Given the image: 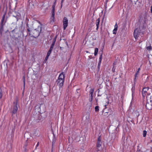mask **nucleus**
Instances as JSON below:
<instances>
[{
    "instance_id": "19",
    "label": "nucleus",
    "mask_w": 152,
    "mask_h": 152,
    "mask_svg": "<svg viewBox=\"0 0 152 152\" xmlns=\"http://www.w3.org/2000/svg\"><path fill=\"white\" fill-rule=\"evenodd\" d=\"M80 89L79 88L77 89L76 90L77 93V94H78L77 95V98H79V97L80 96Z\"/></svg>"
},
{
    "instance_id": "17",
    "label": "nucleus",
    "mask_w": 152,
    "mask_h": 152,
    "mask_svg": "<svg viewBox=\"0 0 152 152\" xmlns=\"http://www.w3.org/2000/svg\"><path fill=\"white\" fill-rule=\"evenodd\" d=\"M30 137V135L28 133H26L24 135V137L25 138H26L27 139H28Z\"/></svg>"
},
{
    "instance_id": "2",
    "label": "nucleus",
    "mask_w": 152,
    "mask_h": 152,
    "mask_svg": "<svg viewBox=\"0 0 152 152\" xmlns=\"http://www.w3.org/2000/svg\"><path fill=\"white\" fill-rule=\"evenodd\" d=\"M39 24L37 23H34L31 25H28L27 24V30L29 34H31V32L34 29H35Z\"/></svg>"
},
{
    "instance_id": "23",
    "label": "nucleus",
    "mask_w": 152,
    "mask_h": 152,
    "mask_svg": "<svg viewBox=\"0 0 152 152\" xmlns=\"http://www.w3.org/2000/svg\"><path fill=\"white\" fill-rule=\"evenodd\" d=\"M146 48L147 50L150 51L152 50V47L151 45H150L148 46H146Z\"/></svg>"
},
{
    "instance_id": "28",
    "label": "nucleus",
    "mask_w": 152,
    "mask_h": 152,
    "mask_svg": "<svg viewBox=\"0 0 152 152\" xmlns=\"http://www.w3.org/2000/svg\"><path fill=\"white\" fill-rule=\"evenodd\" d=\"M139 72L138 71H137L135 73V78H134V80H135L136 78L137 77V75L138 74Z\"/></svg>"
},
{
    "instance_id": "1",
    "label": "nucleus",
    "mask_w": 152,
    "mask_h": 152,
    "mask_svg": "<svg viewBox=\"0 0 152 152\" xmlns=\"http://www.w3.org/2000/svg\"><path fill=\"white\" fill-rule=\"evenodd\" d=\"M37 27V28L36 27L31 32V34H29V35L34 38L38 37L41 31L42 25L41 24L40 25H39Z\"/></svg>"
},
{
    "instance_id": "38",
    "label": "nucleus",
    "mask_w": 152,
    "mask_h": 152,
    "mask_svg": "<svg viewBox=\"0 0 152 152\" xmlns=\"http://www.w3.org/2000/svg\"><path fill=\"white\" fill-rule=\"evenodd\" d=\"M56 36L55 38H54L53 39V42H54L55 43V42L56 41Z\"/></svg>"
},
{
    "instance_id": "51",
    "label": "nucleus",
    "mask_w": 152,
    "mask_h": 152,
    "mask_svg": "<svg viewBox=\"0 0 152 152\" xmlns=\"http://www.w3.org/2000/svg\"><path fill=\"white\" fill-rule=\"evenodd\" d=\"M95 100H96V102H97V101H98V99H95Z\"/></svg>"
},
{
    "instance_id": "20",
    "label": "nucleus",
    "mask_w": 152,
    "mask_h": 152,
    "mask_svg": "<svg viewBox=\"0 0 152 152\" xmlns=\"http://www.w3.org/2000/svg\"><path fill=\"white\" fill-rule=\"evenodd\" d=\"M53 11H52V15L51 17H54L55 16V9L54 8V7L53 6Z\"/></svg>"
},
{
    "instance_id": "37",
    "label": "nucleus",
    "mask_w": 152,
    "mask_h": 152,
    "mask_svg": "<svg viewBox=\"0 0 152 152\" xmlns=\"http://www.w3.org/2000/svg\"><path fill=\"white\" fill-rule=\"evenodd\" d=\"M23 82L24 86L25 85V78L24 76L23 77Z\"/></svg>"
},
{
    "instance_id": "7",
    "label": "nucleus",
    "mask_w": 152,
    "mask_h": 152,
    "mask_svg": "<svg viewBox=\"0 0 152 152\" xmlns=\"http://www.w3.org/2000/svg\"><path fill=\"white\" fill-rule=\"evenodd\" d=\"M140 30L138 28H136L134 31V37L136 39H137L139 37L140 34Z\"/></svg>"
},
{
    "instance_id": "6",
    "label": "nucleus",
    "mask_w": 152,
    "mask_h": 152,
    "mask_svg": "<svg viewBox=\"0 0 152 152\" xmlns=\"http://www.w3.org/2000/svg\"><path fill=\"white\" fill-rule=\"evenodd\" d=\"M18 110V108L17 107V102H14V105L13 107L12 110V115L13 114H15Z\"/></svg>"
},
{
    "instance_id": "21",
    "label": "nucleus",
    "mask_w": 152,
    "mask_h": 152,
    "mask_svg": "<svg viewBox=\"0 0 152 152\" xmlns=\"http://www.w3.org/2000/svg\"><path fill=\"white\" fill-rule=\"evenodd\" d=\"M98 51V48H95V51H94V55L95 56H96L97 55Z\"/></svg>"
},
{
    "instance_id": "57",
    "label": "nucleus",
    "mask_w": 152,
    "mask_h": 152,
    "mask_svg": "<svg viewBox=\"0 0 152 152\" xmlns=\"http://www.w3.org/2000/svg\"><path fill=\"white\" fill-rule=\"evenodd\" d=\"M113 64H115L114 63H113Z\"/></svg>"
},
{
    "instance_id": "41",
    "label": "nucleus",
    "mask_w": 152,
    "mask_h": 152,
    "mask_svg": "<svg viewBox=\"0 0 152 152\" xmlns=\"http://www.w3.org/2000/svg\"><path fill=\"white\" fill-rule=\"evenodd\" d=\"M64 0H61V7H62Z\"/></svg>"
},
{
    "instance_id": "8",
    "label": "nucleus",
    "mask_w": 152,
    "mask_h": 152,
    "mask_svg": "<svg viewBox=\"0 0 152 152\" xmlns=\"http://www.w3.org/2000/svg\"><path fill=\"white\" fill-rule=\"evenodd\" d=\"M13 16L16 18L17 21H18V19H20L21 17L20 14L17 12H14L13 15Z\"/></svg>"
},
{
    "instance_id": "55",
    "label": "nucleus",
    "mask_w": 152,
    "mask_h": 152,
    "mask_svg": "<svg viewBox=\"0 0 152 152\" xmlns=\"http://www.w3.org/2000/svg\"><path fill=\"white\" fill-rule=\"evenodd\" d=\"M36 133H35V132H34V134H36Z\"/></svg>"
},
{
    "instance_id": "3",
    "label": "nucleus",
    "mask_w": 152,
    "mask_h": 152,
    "mask_svg": "<svg viewBox=\"0 0 152 152\" xmlns=\"http://www.w3.org/2000/svg\"><path fill=\"white\" fill-rule=\"evenodd\" d=\"M5 14H4L3 15L1 22V26L0 27V35H1V36L2 35V33L4 31L3 26L4 24H3V22L5 17Z\"/></svg>"
},
{
    "instance_id": "22",
    "label": "nucleus",
    "mask_w": 152,
    "mask_h": 152,
    "mask_svg": "<svg viewBox=\"0 0 152 152\" xmlns=\"http://www.w3.org/2000/svg\"><path fill=\"white\" fill-rule=\"evenodd\" d=\"M118 26H117L115 28L113 31V33L114 34H115L116 33L117 31V30Z\"/></svg>"
},
{
    "instance_id": "29",
    "label": "nucleus",
    "mask_w": 152,
    "mask_h": 152,
    "mask_svg": "<svg viewBox=\"0 0 152 152\" xmlns=\"http://www.w3.org/2000/svg\"><path fill=\"white\" fill-rule=\"evenodd\" d=\"M55 17H51L50 18V22H54Z\"/></svg>"
},
{
    "instance_id": "52",
    "label": "nucleus",
    "mask_w": 152,
    "mask_h": 152,
    "mask_svg": "<svg viewBox=\"0 0 152 152\" xmlns=\"http://www.w3.org/2000/svg\"><path fill=\"white\" fill-rule=\"evenodd\" d=\"M140 68H139L138 69V70L137 71H138V72H139V70H140Z\"/></svg>"
},
{
    "instance_id": "4",
    "label": "nucleus",
    "mask_w": 152,
    "mask_h": 152,
    "mask_svg": "<svg viewBox=\"0 0 152 152\" xmlns=\"http://www.w3.org/2000/svg\"><path fill=\"white\" fill-rule=\"evenodd\" d=\"M150 102H148L146 104V107L147 109L151 110L152 109V96L150 97Z\"/></svg>"
},
{
    "instance_id": "40",
    "label": "nucleus",
    "mask_w": 152,
    "mask_h": 152,
    "mask_svg": "<svg viewBox=\"0 0 152 152\" xmlns=\"http://www.w3.org/2000/svg\"><path fill=\"white\" fill-rule=\"evenodd\" d=\"M112 70L113 72H115V68L114 67V66H113L112 68Z\"/></svg>"
},
{
    "instance_id": "43",
    "label": "nucleus",
    "mask_w": 152,
    "mask_h": 152,
    "mask_svg": "<svg viewBox=\"0 0 152 152\" xmlns=\"http://www.w3.org/2000/svg\"><path fill=\"white\" fill-rule=\"evenodd\" d=\"M137 152H142V151L140 149H139V148H138L137 149Z\"/></svg>"
},
{
    "instance_id": "46",
    "label": "nucleus",
    "mask_w": 152,
    "mask_h": 152,
    "mask_svg": "<svg viewBox=\"0 0 152 152\" xmlns=\"http://www.w3.org/2000/svg\"><path fill=\"white\" fill-rule=\"evenodd\" d=\"M39 142H37V145L36 146V148L37 147L39 146Z\"/></svg>"
},
{
    "instance_id": "34",
    "label": "nucleus",
    "mask_w": 152,
    "mask_h": 152,
    "mask_svg": "<svg viewBox=\"0 0 152 152\" xmlns=\"http://www.w3.org/2000/svg\"><path fill=\"white\" fill-rule=\"evenodd\" d=\"M51 52H52L51 51L49 50L47 53V55L49 56L51 53Z\"/></svg>"
},
{
    "instance_id": "25",
    "label": "nucleus",
    "mask_w": 152,
    "mask_h": 152,
    "mask_svg": "<svg viewBox=\"0 0 152 152\" xmlns=\"http://www.w3.org/2000/svg\"><path fill=\"white\" fill-rule=\"evenodd\" d=\"M102 53H101V55L100 56V57L99 58V63H101V62L102 59Z\"/></svg>"
},
{
    "instance_id": "36",
    "label": "nucleus",
    "mask_w": 152,
    "mask_h": 152,
    "mask_svg": "<svg viewBox=\"0 0 152 152\" xmlns=\"http://www.w3.org/2000/svg\"><path fill=\"white\" fill-rule=\"evenodd\" d=\"M27 146V143H26L25 145L24 146V148H25V150L26 151V147Z\"/></svg>"
},
{
    "instance_id": "24",
    "label": "nucleus",
    "mask_w": 152,
    "mask_h": 152,
    "mask_svg": "<svg viewBox=\"0 0 152 152\" xmlns=\"http://www.w3.org/2000/svg\"><path fill=\"white\" fill-rule=\"evenodd\" d=\"M99 107L98 106H96L95 108V110L96 112H98L99 110Z\"/></svg>"
},
{
    "instance_id": "5",
    "label": "nucleus",
    "mask_w": 152,
    "mask_h": 152,
    "mask_svg": "<svg viewBox=\"0 0 152 152\" xmlns=\"http://www.w3.org/2000/svg\"><path fill=\"white\" fill-rule=\"evenodd\" d=\"M68 20L67 18L64 17L63 20V29L64 30L66 29V27L68 26Z\"/></svg>"
},
{
    "instance_id": "32",
    "label": "nucleus",
    "mask_w": 152,
    "mask_h": 152,
    "mask_svg": "<svg viewBox=\"0 0 152 152\" xmlns=\"http://www.w3.org/2000/svg\"><path fill=\"white\" fill-rule=\"evenodd\" d=\"M142 96L143 97H144L146 96L147 94L146 93H144L142 92Z\"/></svg>"
},
{
    "instance_id": "50",
    "label": "nucleus",
    "mask_w": 152,
    "mask_h": 152,
    "mask_svg": "<svg viewBox=\"0 0 152 152\" xmlns=\"http://www.w3.org/2000/svg\"><path fill=\"white\" fill-rule=\"evenodd\" d=\"M117 26V24L116 23L115 26V28Z\"/></svg>"
},
{
    "instance_id": "35",
    "label": "nucleus",
    "mask_w": 152,
    "mask_h": 152,
    "mask_svg": "<svg viewBox=\"0 0 152 152\" xmlns=\"http://www.w3.org/2000/svg\"><path fill=\"white\" fill-rule=\"evenodd\" d=\"M101 63H99L98 62V68L99 69V68H100V64H101Z\"/></svg>"
},
{
    "instance_id": "33",
    "label": "nucleus",
    "mask_w": 152,
    "mask_h": 152,
    "mask_svg": "<svg viewBox=\"0 0 152 152\" xmlns=\"http://www.w3.org/2000/svg\"><path fill=\"white\" fill-rule=\"evenodd\" d=\"M2 90L0 89V99H1L2 97Z\"/></svg>"
},
{
    "instance_id": "16",
    "label": "nucleus",
    "mask_w": 152,
    "mask_h": 152,
    "mask_svg": "<svg viewBox=\"0 0 152 152\" xmlns=\"http://www.w3.org/2000/svg\"><path fill=\"white\" fill-rule=\"evenodd\" d=\"M100 22V19L99 18H98L96 20V30H98V29L99 28V24Z\"/></svg>"
},
{
    "instance_id": "49",
    "label": "nucleus",
    "mask_w": 152,
    "mask_h": 152,
    "mask_svg": "<svg viewBox=\"0 0 152 152\" xmlns=\"http://www.w3.org/2000/svg\"><path fill=\"white\" fill-rule=\"evenodd\" d=\"M60 49H61V50H62V49H63V48H64V47H60Z\"/></svg>"
},
{
    "instance_id": "11",
    "label": "nucleus",
    "mask_w": 152,
    "mask_h": 152,
    "mask_svg": "<svg viewBox=\"0 0 152 152\" xmlns=\"http://www.w3.org/2000/svg\"><path fill=\"white\" fill-rule=\"evenodd\" d=\"M102 142H101V137L100 136H99L98 138V141L96 145L97 147L98 148H100L102 145Z\"/></svg>"
},
{
    "instance_id": "48",
    "label": "nucleus",
    "mask_w": 152,
    "mask_h": 152,
    "mask_svg": "<svg viewBox=\"0 0 152 152\" xmlns=\"http://www.w3.org/2000/svg\"><path fill=\"white\" fill-rule=\"evenodd\" d=\"M15 29H13V30H12L11 31V32L13 33V32L15 31Z\"/></svg>"
},
{
    "instance_id": "39",
    "label": "nucleus",
    "mask_w": 152,
    "mask_h": 152,
    "mask_svg": "<svg viewBox=\"0 0 152 152\" xmlns=\"http://www.w3.org/2000/svg\"><path fill=\"white\" fill-rule=\"evenodd\" d=\"M53 47L50 46V49H49V50L52 51V50H53Z\"/></svg>"
},
{
    "instance_id": "31",
    "label": "nucleus",
    "mask_w": 152,
    "mask_h": 152,
    "mask_svg": "<svg viewBox=\"0 0 152 152\" xmlns=\"http://www.w3.org/2000/svg\"><path fill=\"white\" fill-rule=\"evenodd\" d=\"M49 56H48V55H47V56L45 57V60H44V62H46V61L48 60Z\"/></svg>"
},
{
    "instance_id": "30",
    "label": "nucleus",
    "mask_w": 152,
    "mask_h": 152,
    "mask_svg": "<svg viewBox=\"0 0 152 152\" xmlns=\"http://www.w3.org/2000/svg\"><path fill=\"white\" fill-rule=\"evenodd\" d=\"M131 90L132 92V95H133V94L134 93V87L133 86L131 89Z\"/></svg>"
},
{
    "instance_id": "18",
    "label": "nucleus",
    "mask_w": 152,
    "mask_h": 152,
    "mask_svg": "<svg viewBox=\"0 0 152 152\" xmlns=\"http://www.w3.org/2000/svg\"><path fill=\"white\" fill-rule=\"evenodd\" d=\"M56 138H54L53 140V141L52 142V151H53V147H54V144L55 143L56 141Z\"/></svg>"
},
{
    "instance_id": "12",
    "label": "nucleus",
    "mask_w": 152,
    "mask_h": 152,
    "mask_svg": "<svg viewBox=\"0 0 152 152\" xmlns=\"http://www.w3.org/2000/svg\"><path fill=\"white\" fill-rule=\"evenodd\" d=\"M94 91V89H91L89 91V95H90V98L89 99V101L90 102H91L93 100V94Z\"/></svg>"
},
{
    "instance_id": "53",
    "label": "nucleus",
    "mask_w": 152,
    "mask_h": 152,
    "mask_svg": "<svg viewBox=\"0 0 152 152\" xmlns=\"http://www.w3.org/2000/svg\"><path fill=\"white\" fill-rule=\"evenodd\" d=\"M99 91H100L99 89L98 90V93L99 92Z\"/></svg>"
},
{
    "instance_id": "56",
    "label": "nucleus",
    "mask_w": 152,
    "mask_h": 152,
    "mask_svg": "<svg viewBox=\"0 0 152 152\" xmlns=\"http://www.w3.org/2000/svg\"><path fill=\"white\" fill-rule=\"evenodd\" d=\"M100 96V95H98V96Z\"/></svg>"
},
{
    "instance_id": "44",
    "label": "nucleus",
    "mask_w": 152,
    "mask_h": 152,
    "mask_svg": "<svg viewBox=\"0 0 152 152\" xmlns=\"http://www.w3.org/2000/svg\"><path fill=\"white\" fill-rule=\"evenodd\" d=\"M37 106H38V107L39 108H40V105H36V106H35V109H36V107H37V108H37Z\"/></svg>"
},
{
    "instance_id": "9",
    "label": "nucleus",
    "mask_w": 152,
    "mask_h": 152,
    "mask_svg": "<svg viewBox=\"0 0 152 152\" xmlns=\"http://www.w3.org/2000/svg\"><path fill=\"white\" fill-rule=\"evenodd\" d=\"M64 80L58 79L56 81L57 84L60 86V89L63 85Z\"/></svg>"
},
{
    "instance_id": "13",
    "label": "nucleus",
    "mask_w": 152,
    "mask_h": 152,
    "mask_svg": "<svg viewBox=\"0 0 152 152\" xmlns=\"http://www.w3.org/2000/svg\"><path fill=\"white\" fill-rule=\"evenodd\" d=\"M148 89L149 88L148 87L144 88H143L142 92L147 94L148 96L150 94H148L147 92V91L148 90Z\"/></svg>"
},
{
    "instance_id": "15",
    "label": "nucleus",
    "mask_w": 152,
    "mask_h": 152,
    "mask_svg": "<svg viewBox=\"0 0 152 152\" xmlns=\"http://www.w3.org/2000/svg\"><path fill=\"white\" fill-rule=\"evenodd\" d=\"M33 0H29L28 5L29 7H32L34 6V3L32 1Z\"/></svg>"
},
{
    "instance_id": "14",
    "label": "nucleus",
    "mask_w": 152,
    "mask_h": 152,
    "mask_svg": "<svg viewBox=\"0 0 152 152\" xmlns=\"http://www.w3.org/2000/svg\"><path fill=\"white\" fill-rule=\"evenodd\" d=\"M64 75L63 74V72H62V73H61V74H60L58 78V79L64 80Z\"/></svg>"
},
{
    "instance_id": "47",
    "label": "nucleus",
    "mask_w": 152,
    "mask_h": 152,
    "mask_svg": "<svg viewBox=\"0 0 152 152\" xmlns=\"http://www.w3.org/2000/svg\"><path fill=\"white\" fill-rule=\"evenodd\" d=\"M151 13H152V5L151 7Z\"/></svg>"
},
{
    "instance_id": "26",
    "label": "nucleus",
    "mask_w": 152,
    "mask_h": 152,
    "mask_svg": "<svg viewBox=\"0 0 152 152\" xmlns=\"http://www.w3.org/2000/svg\"><path fill=\"white\" fill-rule=\"evenodd\" d=\"M102 53H101V55L100 56V57L99 58V63H101V62L102 59Z\"/></svg>"
},
{
    "instance_id": "10",
    "label": "nucleus",
    "mask_w": 152,
    "mask_h": 152,
    "mask_svg": "<svg viewBox=\"0 0 152 152\" xmlns=\"http://www.w3.org/2000/svg\"><path fill=\"white\" fill-rule=\"evenodd\" d=\"M146 16H141L140 18L139 19V22L140 23L144 24L145 23L146 20Z\"/></svg>"
},
{
    "instance_id": "45",
    "label": "nucleus",
    "mask_w": 152,
    "mask_h": 152,
    "mask_svg": "<svg viewBox=\"0 0 152 152\" xmlns=\"http://www.w3.org/2000/svg\"><path fill=\"white\" fill-rule=\"evenodd\" d=\"M65 44L66 45V46H68V44L66 41L65 42ZM65 47H66V46H65Z\"/></svg>"
},
{
    "instance_id": "27",
    "label": "nucleus",
    "mask_w": 152,
    "mask_h": 152,
    "mask_svg": "<svg viewBox=\"0 0 152 152\" xmlns=\"http://www.w3.org/2000/svg\"><path fill=\"white\" fill-rule=\"evenodd\" d=\"M147 134V131L145 130H144L143 131V136L144 137H146Z\"/></svg>"
},
{
    "instance_id": "42",
    "label": "nucleus",
    "mask_w": 152,
    "mask_h": 152,
    "mask_svg": "<svg viewBox=\"0 0 152 152\" xmlns=\"http://www.w3.org/2000/svg\"><path fill=\"white\" fill-rule=\"evenodd\" d=\"M55 42H53V43H52L51 46H52V47H54V45H55Z\"/></svg>"
},
{
    "instance_id": "54",
    "label": "nucleus",
    "mask_w": 152,
    "mask_h": 152,
    "mask_svg": "<svg viewBox=\"0 0 152 152\" xmlns=\"http://www.w3.org/2000/svg\"><path fill=\"white\" fill-rule=\"evenodd\" d=\"M137 115L138 116L139 115V114H138V115H137V114L136 115Z\"/></svg>"
}]
</instances>
